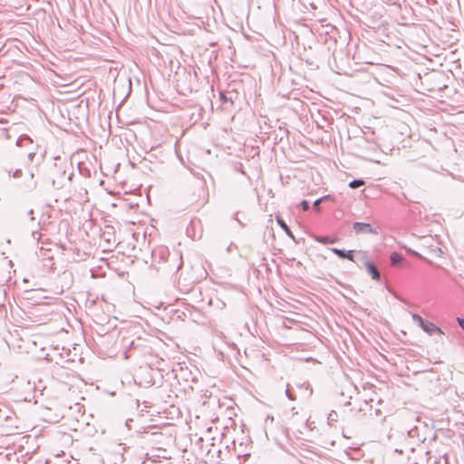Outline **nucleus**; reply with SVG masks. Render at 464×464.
Instances as JSON below:
<instances>
[{
	"instance_id": "obj_1",
	"label": "nucleus",
	"mask_w": 464,
	"mask_h": 464,
	"mask_svg": "<svg viewBox=\"0 0 464 464\" xmlns=\"http://www.w3.org/2000/svg\"><path fill=\"white\" fill-rule=\"evenodd\" d=\"M353 227L357 234H378L377 230L368 223L355 222Z\"/></svg>"
},
{
	"instance_id": "obj_2",
	"label": "nucleus",
	"mask_w": 464,
	"mask_h": 464,
	"mask_svg": "<svg viewBox=\"0 0 464 464\" xmlns=\"http://www.w3.org/2000/svg\"><path fill=\"white\" fill-rule=\"evenodd\" d=\"M412 319L415 323L419 324V325L425 331V332H431L432 329L435 328V325L431 323H426L421 316L419 314H413Z\"/></svg>"
},
{
	"instance_id": "obj_3",
	"label": "nucleus",
	"mask_w": 464,
	"mask_h": 464,
	"mask_svg": "<svg viewBox=\"0 0 464 464\" xmlns=\"http://www.w3.org/2000/svg\"><path fill=\"white\" fill-rule=\"evenodd\" d=\"M363 264L367 269V272L372 276V279L379 280L381 277L380 272L377 267L369 260L364 259Z\"/></svg>"
},
{
	"instance_id": "obj_4",
	"label": "nucleus",
	"mask_w": 464,
	"mask_h": 464,
	"mask_svg": "<svg viewBox=\"0 0 464 464\" xmlns=\"http://www.w3.org/2000/svg\"><path fill=\"white\" fill-rule=\"evenodd\" d=\"M331 251L334 252L335 255H337L341 258H347L351 261H354L353 250L345 251V250H342V249H338V248H331Z\"/></svg>"
},
{
	"instance_id": "obj_5",
	"label": "nucleus",
	"mask_w": 464,
	"mask_h": 464,
	"mask_svg": "<svg viewBox=\"0 0 464 464\" xmlns=\"http://www.w3.org/2000/svg\"><path fill=\"white\" fill-rule=\"evenodd\" d=\"M29 178L30 179L24 182V186L26 190L31 191L36 188L37 181L34 179V174L33 171H30Z\"/></svg>"
},
{
	"instance_id": "obj_6",
	"label": "nucleus",
	"mask_w": 464,
	"mask_h": 464,
	"mask_svg": "<svg viewBox=\"0 0 464 464\" xmlns=\"http://www.w3.org/2000/svg\"><path fill=\"white\" fill-rule=\"evenodd\" d=\"M27 144L32 145L33 144V140H32V139L30 137H28L26 135L20 136L18 138V140H16V145L17 146H26Z\"/></svg>"
},
{
	"instance_id": "obj_7",
	"label": "nucleus",
	"mask_w": 464,
	"mask_h": 464,
	"mask_svg": "<svg viewBox=\"0 0 464 464\" xmlns=\"http://www.w3.org/2000/svg\"><path fill=\"white\" fill-rule=\"evenodd\" d=\"M390 259L392 266H397L400 262L403 260L402 256L397 252L392 253Z\"/></svg>"
},
{
	"instance_id": "obj_8",
	"label": "nucleus",
	"mask_w": 464,
	"mask_h": 464,
	"mask_svg": "<svg viewBox=\"0 0 464 464\" xmlns=\"http://www.w3.org/2000/svg\"><path fill=\"white\" fill-rule=\"evenodd\" d=\"M276 220H277L278 225L285 231V233L289 237H294L292 231L290 230V228L288 227L286 223L282 218H277Z\"/></svg>"
},
{
	"instance_id": "obj_9",
	"label": "nucleus",
	"mask_w": 464,
	"mask_h": 464,
	"mask_svg": "<svg viewBox=\"0 0 464 464\" xmlns=\"http://www.w3.org/2000/svg\"><path fill=\"white\" fill-rule=\"evenodd\" d=\"M364 184V181L362 180V179H354L353 181H351L349 183V187L351 188H360L361 186H362Z\"/></svg>"
},
{
	"instance_id": "obj_10",
	"label": "nucleus",
	"mask_w": 464,
	"mask_h": 464,
	"mask_svg": "<svg viewBox=\"0 0 464 464\" xmlns=\"http://www.w3.org/2000/svg\"><path fill=\"white\" fill-rule=\"evenodd\" d=\"M337 419H338V414L336 411H332L329 414H328V423L329 424H332L333 422L334 421H337Z\"/></svg>"
},
{
	"instance_id": "obj_11",
	"label": "nucleus",
	"mask_w": 464,
	"mask_h": 464,
	"mask_svg": "<svg viewBox=\"0 0 464 464\" xmlns=\"http://www.w3.org/2000/svg\"><path fill=\"white\" fill-rule=\"evenodd\" d=\"M430 252L433 253L434 256H439V257L442 256V255H443L442 250L438 246L430 247Z\"/></svg>"
},
{
	"instance_id": "obj_12",
	"label": "nucleus",
	"mask_w": 464,
	"mask_h": 464,
	"mask_svg": "<svg viewBox=\"0 0 464 464\" xmlns=\"http://www.w3.org/2000/svg\"><path fill=\"white\" fill-rule=\"evenodd\" d=\"M301 207L304 210H308L310 208L309 202L307 200H303L301 202Z\"/></svg>"
},
{
	"instance_id": "obj_13",
	"label": "nucleus",
	"mask_w": 464,
	"mask_h": 464,
	"mask_svg": "<svg viewBox=\"0 0 464 464\" xmlns=\"http://www.w3.org/2000/svg\"><path fill=\"white\" fill-rule=\"evenodd\" d=\"M35 155H36V152L34 150V151H30L28 153V155H27V158L32 162L34 160Z\"/></svg>"
},
{
	"instance_id": "obj_14",
	"label": "nucleus",
	"mask_w": 464,
	"mask_h": 464,
	"mask_svg": "<svg viewBox=\"0 0 464 464\" xmlns=\"http://www.w3.org/2000/svg\"><path fill=\"white\" fill-rule=\"evenodd\" d=\"M319 242L324 243V244H328V243H333L334 240H332L328 237H322L321 239H319Z\"/></svg>"
},
{
	"instance_id": "obj_15",
	"label": "nucleus",
	"mask_w": 464,
	"mask_h": 464,
	"mask_svg": "<svg viewBox=\"0 0 464 464\" xmlns=\"http://www.w3.org/2000/svg\"><path fill=\"white\" fill-rule=\"evenodd\" d=\"M323 198H319V199H316L314 202V208L317 210H319V206H320V203L322 202Z\"/></svg>"
},
{
	"instance_id": "obj_16",
	"label": "nucleus",
	"mask_w": 464,
	"mask_h": 464,
	"mask_svg": "<svg viewBox=\"0 0 464 464\" xmlns=\"http://www.w3.org/2000/svg\"><path fill=\"white\" fill-rule=\"evenodd\" d=\"M22 175V170L21 169H15L13 173V177L14 178H20Z\"/></svg>"
},
{
	"instance_id": "obj_17",
	"label": "nucleus",
	"mask_w": 464,
	"mask_h": 464,
	"mask_svg": "<svg viewBox=\"0 0 464 464\" xmlns=\"http://www.w3.org/2000/svg\"><path fill=\"white\" fill-rule=\"evenodd\" d=\"M285 394H286V396H287L290 400H292V401L295 400V396L290 392V391H289V389H288V388H287V389H286V391H285Z\"/></svg>"
},
{
	"instance_id": "obj_18",
	"label": "nucleus",
	"mask_w": 464,
	"mask_h": 464,
	"mask_svg": "<svg viewBox=\"0 0 464 464\" xmlns=\"http://www.w3.org/2000/svg\"><path fill=\"white\" fill-rule=\"evenodd\" d=\"M457 321H458V323H459V326H460L462 329H464V319L458 317V318H457Z\"/></svg>"
},
{
	"instance_id": "obj_19",
	"label": "nucleus",
	"mask_w": 464,
	"mask_h": 464,
	"mask_svg": "<svg viewBox=\"0 0 464 464\" xmlns=\"http://www.w3.org/2000/svg\"><path fill=\"white\" fill-rule=\"evenodd\" d=\"M33 214H34V210L30 209L29 212H28V215L32 216Z\"/></svg>"
},
{
	"instance_id": "obj_20",
	"label": "nucleus",
	"mask_w": 464,
	"mask_h": 464,
	"mask_svg": "<svg viewBox=\"0 0 464 464\" xmlns=\"http://www.w3.org/2000/svg\"><path fill=\"white\" fill-rule=\"evenodd\" d=\"M133 343H134L133 342H130V347H132V346H133Z\"/></svg>"
},
{
	"instance_id": "obj_21",
	"label": "nucleus",
	"mask_w": 464,
	"mask_h": 464,
	"mask_svg": "<svg viewBox=\"0 0 464 464\" xmlns=\"http://www.w3.org/2000/svg\"><path fill=\"white\" fill-rule=\"evenodd\" d=\"M445 464H449V461H448V459H445Z\"/></svg>"
}]
</instances>
